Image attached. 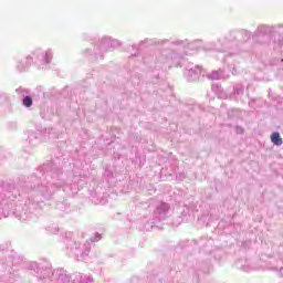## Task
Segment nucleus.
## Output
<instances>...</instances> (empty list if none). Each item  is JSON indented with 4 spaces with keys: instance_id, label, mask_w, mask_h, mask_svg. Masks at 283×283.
Segmentation results:
<instances>
[{
    "instance_id": "1",
    "label": "nucleus",
    "mask_w": 283,
    "mask_h": 283,
    "mask_svg": "<svg viewBox=\"0 0 283 283\" xmlns=\"http://www.w3.org/2000/svg\"><path fill=\"white\" fill-rule=\"evenodd\" d=\"M168 43V50H163L156 57L157 67L163 70H171L174 65H178V59L180 55L174 52L175 45H180V42L163 41L161 44Z\"/></svg>"
},
{
    "instance_id": "2",
    "label": "nucleus",
    "mask_w": 283,
    "mask_h": 283,
    "mask_svg": "<svg viewBox=\"0 0 283 283\" xmlns=\"http://www.w3.org/2000/svg\"><path fill=\"white\" fill-rule=\"evenodd\" d=\"M256 32L259 34H282L283 24H261L258 27Z\"/></svg>"
},
{
    "instance_id": "3",
    "label": "nucleus",
    "mask_w": 283,
    "mask_h": 283,
    "mask_svg": "<svg viewBox=\"0 0 283 283\" xmlns=\"http://www.w3.org/2000/svg\"><path fill=\"white\" fill-rule=\"evenodd\" d=\"M202 74V69L198 65L188 66L185 71V76L188 81H198Z\"/></svg>"
},
{
    "instance_id": "4",
    "label": "nucleus",
    "mask_w": 283,
    "mask_h": 283,
    "mask_svg": "<svg viewBox=\"0 0 283 283\" xmlns=\"http://www.w3.org/2000/svg\"><path fill=\"white\" fill-rule=\"evenodd\" d=\"M242 96H244V85L235 84L233 86V93L229 95V98H232V101H240Z\"/></svg>"
},
{
    "instance_id": "5",
    "label": "nucleus",
    "mask_w": 283,
    "mask_h": 283,
    "mask_svg": "<svg viewBox=\"0 0 283 283\" xmlns=\"http://www.w3.org/2000/svg\"><path fill=\"white\" fill-rule=\"evenodd\" d=\"M271 271H275V273H277V275H280L281 277H283V260H273L271 262V266H270Z\"/></svg>"
},
{
    "instance_id": "6",
    "label": "nucleus",
    "mask_w": 283,
    "mask_h": 283,
    "mask_svg": "<svg viewBox=\"0 0 283 283\" xmlns=\"http://www.w3.org/2000/svg\"><path fill=\"white\" fill-rule=\"evenodd\" d=\"M207 78H209L210 81H220V78H229V75H226L222 70H218L208 73Z\"/></svg>"
},
{
    "instance_id": "7",
    "label": "nucleus",
    "mask_w": 283,
    "mask_h": 283,
    "mask_svg": "<svg viewBox=\"0 0 283 283\" xmlns=\"http://www.w3.org/2000/svg\"><path fill=\"white\" fill-rule=\"evenodd\" d=\"M167 211H169L168 203L160 202L159 205H157L155 213H157V216H159V220H163V218H165V214L167 213Z\"/></svg>"
},
{
    "instance_id": "8",
    "label": "nucleus",
    "mask_w": 283,
    "mask_h": 283,
    "mask_svg": "<svg viewBox=\"0 0 283 283\" xmlns=\"http://www.w3.org/2000/svg\"><path fill=\"white\" fill-rule=\"evenodd\" d=\"M271 140L274 145H277V146L282 145L283 143L282 137H280V133H273L271 135Z\"/></svg>"
},
{
    "instance_id": "9",
    "label": "nucleus",
    "mask_w": 283,
    "mask_h": 283,
    "mask_svg": "<svg viewBox=\"0 0 283 283\" xmlns=\"http://www.w3.org/2000/svg\"><path fill=\"white\" fill-rule=\"evenodd\" d=\"M224 43H227V40H219L216 42V50H218L219 52H224Z\"/></svg>"
},
{
    "instance_id": "10",
    "label": "nucleus",
    "mask_w": 283,
    "mask_h": 283,
    "mask_svg": "<svg viewBox=\"0 0 283 283\" xmlns=\"http://www.w3.org/2000/svg\"><path fill=\"white\" fill-rule=\"evenodd\" d=\"M23 105H24V107H32V97L25 96L23 98Z\"/></svg>"
},
{
    "instance_id": "11",
    "label": "nucleus",
    "mask_w": 283,
    "mask_h": 283,
    "mask_svg": "<svg viewBox=\"0 0 283 283\" xmlns=\"http://www.w3.org/2000/svg\"><path fill=\"white\" fill-rule=\"evenodd\" d=\"M241 269H242V271H245V272L251 271V269L249 266H245V265L241 266Z\"/></svg>"
},
{
    "instance_id": "12",
    "label": "nucleus",
    "mask_w": 283,
    "mask_h": 283,
    "mask_svg": "<svg viewBox=\"0 0 283 283\" xmlns=\"http://www.w3.org/2000/svg\"><path fill=\"white\" fill-rule=\"evenodd\" d=\"M238 134H242L244 130L242 128H237Z\"/></svg>"
},
{
    "instance_id": "13",
    "label": "nucleus",
    "mask_w": 283,
    "mask_h": 283,
    "mask_svg": "<svg viewBox=\"0 0 283 283\" xmlns=\"http://www.w3.org/2000/svg\"><path fill=\"white\" fill-rule=\"evenodd\" d=\"M146 231H149V229H154V226L147 227L145 226Z\"/></svg>"
}]
</instances>
